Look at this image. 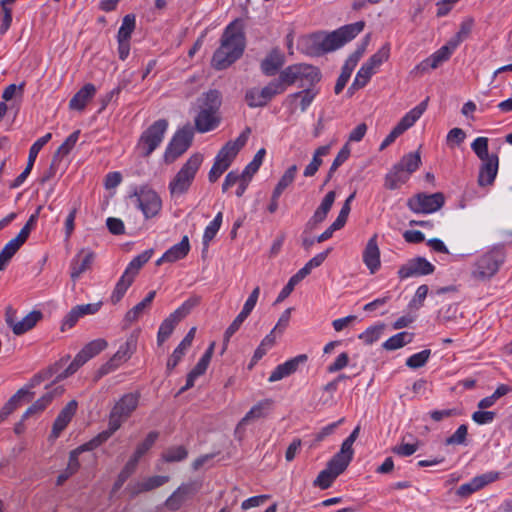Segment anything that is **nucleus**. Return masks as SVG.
Listing matches in <instances>:
<instances>
[{
  "label": "nucleus",
  "mask_w": 512,
  "mask_h": 512,
  "mask_svg": "<svg viewBox=\"0 0 512 512\" xmlns=\"http://www.w3.org/2000/svg\"><path fill=\"white\" fill-rule=\"evenodd\" d=\"M246 39L238 20L230 23L224 30L219 48L212 57V66L217 70L228 68L236 62L245 50Z\"/></svg>",
  "instance_id": "f257e3e1"
},
{
  "label": "nucleus",
  "mask_w": 512,
  "mask_h": 512,
  "mask_svg": "<svg viewBox=\"0 0 512 512\" xmlns=\"http://www.w3.org/2000/svg\"><path fill=\"white\" fill-rule=\"evenodd\" d=\"M364 21L344 25L328 34H316L312 37L314 44L318 45L322 52H331L341 48L347 42L354 39L364 29Z\"/></svg>",
  "instance_id": "f03ea898"
},
{
  "label": "nucleus",
  "mask_w": 512,
  "mask_h": 512,
  "mask_svg": "<svg viewBox=\"0 0 512 512\" xmlns=\"http://www.w3.org/2000/svg\"><path fill=\"white\" fill-rule=\"evenodd\" d=\"M203 162V155L195 153L181 166L168 185L172 197H179L188 192Z\"/></svg>",
  "instance_id": "7ed1b4c3"
},
{
  "label": "nucleus",
  "mask_w": 512,
  "mask_h": 512,
  "mask_svg": "<svg viewBox=\"0 0 512 512\" xmlns=\"http://www.w3.org/2000/svg\"><path fill=\"white\" fill-rule=\"evenodd\" d=\"M321 74L318 68L304 63L293 64L281 71L278 81H281L283 90L298 83L299 87L307 88L319 82Z\"/></svg>",
  "instance_id": "20e7f679"
},
{
  "label": "nucleus",
  "mask_w": 512,
  "mask_h": 512,
  "mask_svg": "<svg viewBox=\"0 0 512 512\" xmlns=\"http://www.w3.org/2000/svg\"><path fill=\"white\" fill-rule=\"evenodd\" d=\"M139 335L140 330H134L130 333L126 341L119 347L116 353L99 368L96 376L97 379L116 370L122 363L131 358L137 350Z\"/></svg>",
  "instance_id": "39448f33"
},
{
  "label": "nucleus",
  "mask_w": 512,
  "mask_h": 512,
  "mask_svg": "<svg viewBox=\"0 0 512 512\" xmlns=\"http://www.w3.org/2000/svg\"><path fill=\"white\" fill-rule=\"evenodd\" d=\"M219 105V94L212 90L206 93L204 106L195 117V127L200 133L215 129L219 123L216 110Z\"/></svg>",
  "instance_id": "423d86ee"
},
{
  "label": "nucleus",
  "mask_w": 512,
  "mask_h": 512,
  "mask_svg": "<svg viewBox=\"0 0 512 512\" xmlns=\"http://www.w3.org/2000/svg\"><path fill=\"white\" fill-rule=\"evenodd\" d=\"M199 302V297H191L173 313H171L166 319H164L159 327L157 334L158 345H162L170 337L176 325L182 319H184L191 312V310L199 304Z\"/></svg>",
  "instance_id": "0eeeda50"
},
{
  "label": "nucleus",
  "mask_w": 512,
  "mask_h": 512,
  "mask_svg": "<svg viewBox=\"0 0 512 512\" xmlns=\"http://www.w3.org/2000/svg\"><path fill=\"white\" fill-rule=\"evenodd\" d=\"M136 207L143 213L145 219L159 214L162 209V200L158 193L149 187L143 186L131 195Z\"/></svg>",
  "instance_id": "6e6552de"
},
{
  "label": "nucleus",
  "mask_w": 512,
  "mask_h": 512,
  "mask_svg": "<svg viewBox=\"0 0 512 512\" xmlns=\"http://www.w3.org/2000/svg\"><path fill=\"white\" fill-rule=\"evenodd\" d=\"M168 122L165 119L155 121L141 135L138 149L143 156H149L162 142Z\"/></svg>",
  "instance_id": "1a4fd4ad"
},
{
  "label": "nucleus",
  "mask_w": 512,
  "mask_h": 512,
  "mask_svg": "<svg viewBox=\"0 0 512 512\" xmlns=\"http://www.w3.org/2000/svg\"><path fill=\"white\" fill-rule=\"evenodd\" d=\"M139 398L138 393H127L115 403L109 414V420L112 422L113 428H120L132 415L138 407Z\"/></svg>",
  "instance_id": "9d476101"
},
{
  "label": "nucleus",
  "mask_w": 512,
  "mask_h": 512,
  "mask_svg": "<svg viewBox=\"0 0 512 512\" xmlns=\"http://www.w3.org/2000/svg\"><path fill=\"white\" fill-rule=\"evenodd\" d=\"M193 129L190 125H186L179 129L168 144L164 160L166 163H173L178 157L185 153L192 144Z\"/></svg>",
  "instance_id": "9b49d317"
},
{
  "label": "nucleus",
  "mask_w": 512,
  "mask_h": 512,
  "mask_svg": "<svg viewBox=\"0 0 512 512\" xmlns=\"http://www.w3.org/2000/svg\"><path fill=\"white\" fill-rule=\"evenodd\" d=\"M148 259L149 258H133L128 264L111 294L110 299L113 304L118 303L124 297L126 291L132 285L134 279L141 268L147 263Z\"/></svg>",
  "instance_id": "f8f14e48"
},
{
  "label": "nucleus",
  "mask_w": 512,
  "mask_h": 512,
  "mask_svg": "<svg viewBox=\"0 0 512 512\" xmlns=\"http://www.w3.org/2000/svg\"><path fill=\"white\" fill-rule=\"evenodd\" d=\"M284 92L281 81L272 80L265 87L250 88L245 93V101L251 108L265 106L274 96Z\"/></svg>",
  "instance_id": "ddd939ff"
},
{
  "label": "nucleus",
  "mask_w": 512,
  "mask_h": 512,
  "mask_svg": "<svg viewBox=\"0 0 512 512\" xmlns=\"http://www.w3.org/2000/svg\"><path fill=\"white\" fill-rule=\"evenodd\" d=\"M445 198L441 192L434 194L418 193L407 200L408 208L417 214L434 213L442 208Z\"/></svg>",
  "instance_id": "4468645a"
},
{
  "label": "nucleus",
  "mask_w": 512,
  "mask_h": 512,
  "mask_svg": "<svg viewBox=\"0 0 512 512\" xmlns=\"http://www.w3.org/2000/svg\"><path fill=\"white\" fill-rule=\"evenodd\" d=\"M200 487L201 485L195 481L181 484L165 501L166 508L171 511L179 510L200 490Z\"/></svg>",
  "instance_id": "2eb2a0df"
},
{
  "label": "nucleus",
  "mask_w": 512,
  "mask_h": 512,
  "mask_svg": "<svg viewBox=\"0 0 512 512\" xmlns=\"http://www.w3.org/2000/svg\"><path fill=\"white\" fill-rule=\"evenodd\" d=\"M434 269V266L426 258H413L399 269L398 275L402 279L419 277L432 274Z\"/></svg>",
  "instance_id": "dca6fc26"
},
{
  "label": "nucleus",
  "mask_w": 512,
  "mask_h": 512,
  "mask_svg": "<svg viewBox=\"0 0 512 512\" xmlns=\"http://www.w3.org/2000/svg\"><path fill=\"white\" fill-rule=\"evenodd\" d=\"M498 478V472H488L476 476L470 482L460 485L456 491V494L460 497H468L474 492L484 488L486 485L496 481Z\"/></svg>",
  "instance_id": "f3484780"
},
{
  "label": "nucleus",
  "mask_w": 512,
  "mask_h": 512,
  "mask_svg": "<svg viewBox=\"0 0 512 512\" xmlns=\"http://www.w3.org/2000/svg\"><path fill=\"white\" fill-rule=\"evenodd\" d=\"M250 133V129H246V131L242 132L234 141L227 142L218 152L216 158L219 161H224L227 164L231 165L233 159L236 157L238 152L245 146L248 140V134Z\"/></svg>",
  "instance_id": "a211bd4d"
},
{
  "label": "nucleus",
  "mask_w": 512,
  "mask_h": 512,
  "mask_svg": "<svg viewBox=\"0 0 512 512\" xmlns=\"http://www.w3.org/2000/svg\"><path fill=\"white\" fill-rule=\"evenodd\" d=\"M250 133V129H246V131L242 132L234 141L227 142L218 152L216 158L219 161H224L227 164L231 165L233 159L236 157L238 152L245 146L248 140V134Z\"/></svg>",
  "instance_id": "6ab92c4d"
},
{
  "label": "nucleus",
  "mask_w": 512,
  "mask_h": 512,
  "mask_svg": "<svg viewBox=\"0 0 512 512\" xmlns=\"http://www.w3.org/2000/svg\"><path fill=\"white\" fill-rule=\"evenodd\" d=\"M501 264L495 258H478L472 269V277L478 281H486L496 274Z\"/></svg>",
  "instance_id": "aec40b11"
},
{
  "label": "nucleus",
  "mask_w": 512,
  "mask_h": 512,
  "mask_svg": "<svg viewBox=\"0 0 512 512\" xmlns=\"http://www.w3.org/2000/svg\"><path fill=\"white\" fill-rule=\"evenodd\" d=\"M457 47L448 41L444 46L434 52L431 56L423 60L419 65L418 69L422 71H428L429 69H436L442 63L447 61Z\"/></svg>",
  "instance_id": "412c9836"
},
{
  "label": "nucleus",
  "mask_w": 512,
  "mask_h": 512,
  "mask_svg": "<svg viewBox=\"0 0 512 512\" xmlns=\"http://www.w3.org/2000/svg\"><path fill=\"white\" fill-rule=\"evenodd\" d=\"M214 348L215 342H212L196 366L187 375L186 384L180 389V393L192 388L194 386L195 380L206 372L214 353Z\"/></svg>",
  "instance_id": "4be33fe9"
},
{
  "label": "nucleus",
  "mask_w": 512,
  "mask_h": 512,
  "mask_svg": "<svg viewBox=\"0 0 512 512\" xmlns=\"http://www.w3.org/2000/svg\"><path fill=\"white\" fill-rule=\"evenodd\" d=\"M307 361V356L305 354L298 355L283 364L278 365L270 374L268 381L276 382L289 375L293 374L300 364H303Z\"/></svg>",
  "instance_id": "5701e85b"
},
{
  "label": "nucleus",
  "mask_w": 512,
  "mask_h": 512,
  "mask_svg": "<svg viewBox=\"0 0 512 512\" xmlns=\"http://www.w3.org/2000/svg\"><path fill=\"white\" fill-rule=\"evenodd\" d=\"M269 406V400H263L254 405L237 424L235 434L241 438L242 434L244 433L245 426L252 421L264 418L266 416V410L269 408Z\"/></svg>",
  "instance_id": "b1692460"
},
{
  "label": "nucleus",
  "mask_w": 512,
  "mask_h": 512,
  "mask_svg": "<svg viewBox=\"0 0 512 512\" xmlns=\"http://www.w3.org/2000/svg\"><path fill=\"white\" fill-rule=\"evenodd\" d=\"M284 63L285 56L283 52L278 48H274L261 61V71L266 76H273L284 65Z\"/></svg>",
  "instance_id": "393cba45"
},
{
  "label": "nucleus",
  "mask_w": 512,
  "mask_h": 512,
  "mask_svg": "<svg viewBox=\"0 0 512 512\" xmlns=\"http://www.w3.org/2000/svg\"><path fill=\"white\" fill-rule=\"evenodd\" d=\"M78 403L76 400H71L67 405L60 411L57 418L54 421L52 427V436L54 438L59 437L60 433L67 427L72 417L76 413Z\"/></svg>",
  "instance_id": "a878e982"
},
{
  "label": "nucleus",
  "mask_w": 512,
  "mask_h": 512,
  "mask_svg": "<svg viewBox=\"0 0 512 512\" xmlns=\"http://www.w3.org/2000/svg\"><path fill=\"white\" fill-rule=\"evenodd\" d=\"M499 166V158L496 154H492L490 159L484 160L480 167L478 183L480 186L493 184Z\"/></svg>",
  "instance_id": "bb28decb"
},
{
  "label": "nucleus",
  "mask_w": 512,
  "mask_h": 512,
  "mask_svg": "<svg viewBox=\"0 0 512 512\" xmlns=\"http://www.w3.org/2000/svg\"><path fill=\"white\" fill-rule=\"evenodd\" d=\"M196 327H192L180 344L175 348L172 355L169 357L166 369L168 372H171L181 361L182 357L185 355L186 351L190 348L192 341L195 337Z\"/></svg>",
  "instance_id": "cd10ccee"
},
{
  "label": "nucleus",
  "mask_w": 512,
  "mask_h": 512,
  "mask_svg": "<svg viewBox=\"0 0 512 512\" xmlns=\"http://www.w3.org/2000/svg\"><path fill=\"white\" fill-rule=\"evenodd\" d=\"M63 392V386H57L47 391L40 399H38L25 411L22 416V420H26L29 416L42 412L55 397L62 395Z\"/></svg>",
  "instance_id": "c85d7f7f"
},
{
  "label": "nucleus",
  "mask_w": 512,
  "mask_h": 512,
  "mask_svg": "<svg viewBox=\"0 0 512 512\" xmlns=\"http://www.w3.org/2000/svg\"><path fill=\"white\" fill-rule=\"evenodd\" d=\"M428 106V98L423 100L409 112H407L395 126L402 134L412 127L415 122L423 115Z\"/></svg>",
  "instance_id": "c756f323"
},
{
  "label": "nucleus",
  "mask_w": 512,
  "mask_h": 512,
  "mask_svg": "<svg viewBox=\"0 0 512 512\" xmlns=\"http://www.w3.org/2000/svg\"><path fill=\"white\" fill-rule=\"evenodd\" d=\"M411 175L403 170L399 165L395 164L385 175L384 186L389 190H396L405 184Z\"/></svg>",
  "instance_id": "7c9ffc66"
},
{
  "label": "nucleus",
  "mask_w": 512,
  "mask_h": 512,
  "mask_svg": "<svg viewBox=\"0 0 512 512\" xmlns=\"http://www.w3.org/2000/svg\"><path fill=\"white\" fill-rule=\"evenodd\" d=\"M96 93V87L92 83L85 84L70 100L69 107L81 111L85 108Z\"/></svg>",
  "instance_id": "2f4dec72"
},
{
  "label": "nucleus",
  "mask_w": 512,
  "mask_h": 512,
  "mask_svg": "<svg viewBox=\"0 0 512 512\" xmlns=\"http://www.w3.org/2000/svg\"><path fill=\"white\" fill-rule=\"evenodd\" d=\"M316 94L317 92L315 90L307 87L300 92L288 95L286 101L290 104L291 107H293V109H295L297 107L296 102L298 99H300L298 106L301 112H305L313 102Z\"/></svg>",
  "instance_id": "473e14b6"
},
{
  "label": "nucleus",
  "mask_w": 512,
  "mask_h": 512,
  "mask_svg": "<svg viewBox=\"0 0 512 512\" xmlns=\"http://www.w3.org/2000/svg\"><path fill=\"white\" fill-rule=\"evenodd\" d=\"M26 396L31 399L33 394L28 389L21 388L5 403L0 410V423L5 421L21 405V400Z\"/></svg>",
  "instance_id": "72a5a7b5"
},
{
  "label": "nucleus",
  "mask_w": 512,
  "mask_h": 512,
  "mask_svg": "<svg viewBox=\"0 0 512 512\" xmlns=\"http://www.w3.org/2000/svg\"><path fill=\"white\" fill-rule=\"evenodd\" d=\"M353 455L354 454L349 453L348 451H343V448H340V451L328 462L327 468L339 476L348 467L353 459Z\"/></svg>",
  "instance_id": "f704fd0d"
},
{
  "label": "nucleus",
  "mask_w": 512,
  "mask_h": 512,
  "mask_svg": "<svg viewBox=\"0 0 512 512\" xmlns=\"http://www.w3.org/2000/svg\"><path fill=\"white\" fill-rule=\"evenodd\" d=\"M335 198L336 193L334 191H330L325 195V197L322 199L320 205L317 207L313 216L310 219L311 224L317 225L319 223H322L326 219L327 214L335 201Z\"/></svg>",
  "instance_id": "c9c22d12"
},
{
  "label": "nucleus",
  "mask_w": 512,
  "mask_h": 512,
  "mask_svg": "<svg viewBox=\"0 0 512 512\" xmlns=\"http://www.w3.org/2000/svg\"><path fill=\"white\" fill-rule=\"evenodd\" d=\"M331 145H323L318 147L312 157L310 163L305 167L303 175L305 177H312L316 174L319 167L322 165V157L327 156L330 152Z\"/></svg>",
  "instance_id": "e433bc0d"
},
{
  "label": "nucleus",
  "mask_w": 512,
  "mask_h": 512,
  "mask_svg": "<svg viewBox=\"0 0 512 512\" xmlns=\"http://www.w3.org/2000/svg\"><path fill=\"white\" fill-rule=\"evenodd\" d=\"M41 318L42 313L40 311H31L22 320L16 321L12 331L15 335H22L31 330Z\"/></svg>",
  "instance_id": "4c0bfd02"
},
{
  "label": "nucleus",
  "mask_w": 512,
  "mask_h": 512,
  "mask_svg": "<svg viewBox=\"0 0 512 512\" xmlns=\"http://www.w3.org/2000/svg\"><path fill=\"white\" fill-rule=\"evenodd\" d=\"M223 220V214L222 212H218L217 215L214 217V219L207 225V227L204 230L203 239H202V253H207L208 246L210 242L215 238L217 235L221 224Z\"/></svg>",
  "instance_id": "58836bf2"
},
{
  "label": "nucleus",
  "mask_w": 512,
  "mask_h": 512,
  "mask_svg": "<svg viewBox=\"0 0 512 512\" xmlns=\"http://www.w3.org/2000/svg\"><path fill=\"white\" fill-rule=\"evenodd\" d=\"M169 480H170L169 476L156 475V476L148 477L147 479H145L141 482H138L134 486L133 493L139 494L142 492H147V491L153 490L155 488H158V487L164 485Z\"/></svg>",
  "instance_id": "ea45409f"
},
{
  "label": "nucleus",
  "mask_w": 512,
  "mask_h": 512,
  "mask_svg": "<svg viewBox=\"0 0 512 512\" xmlns=\"http://www.w3.org/2000/svg\"><path fill=\"white\" fill-rule=\"evenodd\" d=\"M108 346V343L105 339L99 338L90 341L87 343L79 352L78 354L82 356L83 360L86 362L89 361L91 358L98 355L100 352H102L104 349H106Z\"/></svg>",
  "instance_id": "a19ab883"
},
{
  "label": "nucleus",
  "mask_w": 512,
  "mask_h": 512,
  "mask_svg": "<svg viewBox=\"0 0 512 512\" xmlns=\"http://www.w3.org/2000/svg\"><path fill=\"white\" fill-rule=\"evenodd\" d=\"M413 336L414 334L410 332H400L386 340L382 346L389 351L397 350L410 343L413 340Z\"/></svg>",
  "instance_id": "79ce46f5"
},
{
  "label": "nucleus",
  "mask_w": 512,
  "mask_h": 512,
  "mask_svg": "<svg viewBox=\"0 0 512 512\" xmlns=\"http://www.w3.org/2000/svg\"><path fill=\"white\" fill-rule=\"evenodd\" d=\"M93 258H73L70 263V277L72 281L78 280L83 273L88 271L92 266Z\"/></svg>",
  "instance_id": "37998d69"
},
{
  "label": "nucleus",
  "mask_w": 512,
  "mask_h": 512,
  "mask_svg": "<svg viewBox=\"0 0 512 512\" xmlns=\"http://www.w3.org/2000/svg\"><path fill=\"white\" fill-rule=\"evenodd\" d=\"M390 44L385 43L375 54H373L364 64L377 72L379 67L389 59Z\"/></svg>",
  "instance_id": "c03bdc74"
},
{
  "label": "nucleus",
  "mask_w": 512,
  "mask_h": 512,
  "mask_svg": "<svg viewBox=\"0 0 512 512\" xmlns=\"http://www.w3.org/2000/svg\"><path fill=\"white\" fill-rule=\"evenodd\" d=\"M403 170H405L408 174L412 175L415 171L418 170L421 164V157L419 152H411L404 155L398 163Z\"/></svg>",
  "instance_id": "a18cd8bd"
},
{
  "label": "nucleus",
  "mask_w": 512,
  "mask_h": 512,
  "mask_svg": "<svg viewBox=\"0 0 512 512\" xmlns=\"http://www.w3.org/2000/svg\"><path fill=\"white\" fill-rule=\"evenodd\" d=\"M119 428H113L112 422L109 420L108 429L99 433L96 437L91 439L89 442L83 444L81 449H86L87 451L93 450L106 442Z\"/></svg>",
  "instance_id": "49530a36"
},
{
  "label": "nucleus",
  "mask_w": 512,
  "mask_h": 512,
  "mask_svg": "<svg viewBox=\"0 0 512 512\" xmlns=\"http://www.w3.org/2000/svg\"><path fill=\"white\" fill-rule=\"evenodd\" d=\"M297 173V166H290L282 175L273 192L275 197H280L283 191L293 183Z\"/></svg>",
  "instance_id": "de8ad7c7"
},
{
  "label": "nucleus",
  "mask_w": 512,
  "mask_h": 512,
  "mask_svg": "<svg viewBox=\"0 0 512 512\" xmlns=\"http://www.w3.org/2000/svg\"><path fill=\"white\" fill-rule=\"evenodd\" d=\"M275 341L276 336L273 335V333H269L268 335H266L264 339L261 341L260 345L255 350L254 355L251 359L250 366H253L255 363H257L267 353V351L274 346Z\"/></svg>",
  "instance_id": "09e8293b"
},
{
  "label": "nucleus",
  "mask_w": 512,
  "mask_h": 512,
  "mask_svg": "<svg viewBox=\"0 0 512 512\" xmlns=\"http://www.w3.org/2000/svg\"><path fill=\"white\" fill-rule=\"evenodd\" d=\"M138 460H136L134 457H131L129 461L125 464L123 469L118 475V478L116 482L114 483L113 490L117 491L122 487V485L126 482V480L134 473L136 470Z\"/></svg>",
  "instance_id": "8fccbe9b"
},
{
  "label": "nucleus",
  "mask_w": 512,
  "mask_h": 512,
  "mask_svg": "<svg viewBox=\"0 0 512 512\" xmlns=\"http://www.w3.org/2000/svg\"><path fill=\"white\" fill-rule=\"evenodd\" d=\"M350 153H351V150H350V146L348 143H346L342 148L341 150L338 152V154L336 155L335 159L333 160L330 168H329V171H328V174H327V179H326V182L329 181L334 173L336 172V170L344 163L348 160L349 156H350Z\"/></svg>",
  "instance_id": "3c124183"
},
{
  "label": "nucleus",
  "mask_w": 512,
  "mask_h": 512,
  "mask_svg": "<svg viewBox=\"0 0 512 512\" xmlns=\"http://www.w3.org/2000/svg\"><path fill=\"white\" fill-rule=\"evenodd\" d=\"M134 29H135V16L128 14L122 20V24L118 30L117 39L130 41L131 34L134 31Z\"/></svg>",
  "instance_id": "603ef678"
},
{
  "label": "nucleus",
  "mask_w": 512,
  "mask_h": 512,
  "mask_svg": "<svg viewBox=\"0 0 512 512\" xmlns=\"http://www.w3.org/2000/svg\"><path fill=\"white\" fill-rule=\"evenodd\" d=\"M80 131L76 130L73 133H71L66 140L59 146L57 149L54 160H56L57 157H64L70 153V151L73 149L75 144L77 143L79 139Z\"/></svg>",
  "instance_id": "864d4df0"
},
{
  "label": "nucleus",
  "mask_w": 512,
  "mask_h": 512,
  "mask_svg": "<svg viewBox=\"0 0 512 512\" xmlns=\"http://www.w3.org/2000/svg\"><path fill=\"white\" fill-rule=\"evenodd\" d=\"M28 238L24 236V233L20 232L16 237L12 238L1 250L0 256H14L19 248L26 242Z\"/></svg>",
  "instance_id": "5fc2aeb1"
},
{
  "label": "nucleus",
  "mask_w": 512,
  "mask_h": 512,
  "mask_svg": "<svg viewBox=\"0 0 512 512\" xmlns=\"http://www.w3.org/2000/svg\"><path fill=\"white\" fill-rule=\"evenodd\" d=\"M158 436H159L158 432H156V431L150 432L147 435V437L145 438V440L137 446L132 457H134L136 460L139 461L140 458L154 445V443L158 439Z\"/></svg>",
  "instance_id": "6e6d98bb"
},
{
  "label": "nucleus",
  "mask_w": 512,
  "mask_h": 512,
  "mask_svg": "<svg viewBox=\"0 0 512 512\" xmlns=\"http://www.w3.org/2000/svg\"><path fill=\"white\" fill-rule=\"evenodd\" d=\"M323 259L324 258H311L310 261L307 262L305 264V266L303 268H301L291 278L293 279L294 282L299 284L304 278H306L311 273V271L314 268H317V267H319L322 264Z\"/></svg>",
  "instance_id": "4d7b16f0"
},
{
  "label": "nucleus",
  "mask_w": 512,
  "mask_h": 512,
  "mask_svg": "<svg viewBox=\"0 0 512 512\" xmlns=\"http://www.w3.org/2000/svg\"><path fill=\"white\" fill-rule=\"evenodd\" d=\"M471 148L480 160L484 161L490 159L491 155L488 153V138L477 137L472 142Z\"/></svg>",
  "instance_id": "13d9d810"
},
{
  "label": "nucleus",
  "mask_w": 512,
  "mask_h": 512,
  "mask_svg": "<svg viewBox=\"0 0 512 512\" xmlns=\"http://www.w3.org/2000/svg\"><path fill=\"white\" fill-rule=\"evenodd\" d=\"M190 251L188 236H183L181 241L170 247L162 256H187Z\"/></svg>",
  "instance_id": "bf43d9fd"
},
{
  "label": "nucleus",
  "mask_w": 512,
  "mask_h": 512,
  "mask_svg": "<svg viewBox=\"0 0 512 512\" xmlns=\"http://www.w3.org/2000/svg\"><path fill=\"white\" fill-rule=\"evenodd\" d=\"M248 316L249 315H247L241 311L236 316V318L233 320V322L229 325V327L226 329V331L224 333V347H223L222 352L225 351V349L227 347V343L229 342L231 336L239 330L240 326L247 319Z\"/></svg>",
  "instance_id": "052dcab7"
},
{
  "label": "nucleus",
  "mask_w": 512,
  "mask_h": 512,
  "mask_svg": "<svg viewBox=\"0 0 512 512\" xmlns=\"http://www.w3.org/2000/svg\"><path fill=\"white\" fill-rule=\"evenodd\" d=\"M430 355H431V350H429V349L422 350L421 352L411 355L406 360V365L412 369H418L420 367H423L426 364V362L428 361Z\"/></svg>",
  "instance_id": "680f3d73"
},
{
  "label": "nucleus",
  "mask_w": 512,
  "mask_h": 512,
  "mask_svg": "<svg viewBox=\"0 0 512 512\" xmlns=\"http://www.w3.org/2000/svg\"><path fill=\"white\" fill-rule=\"evenodd\" d=\"M337 477L338 476L336 474H334L331 470H329L326 467L318 474L313 484L314 486L319 487L321 489H327L333 484Z\"/></svg>",
  "instance_id": "e2e57ef3"
},
{
  "label": "nucleus",
  "mask_w": 512,
  "mask_h": 512,
  "mask_svg": "<svg viewBox=\"0 0 512 512\" xmlns=\"http://www.w3.org/2000/svg\"><path fill=\"white\" fill-rule=\"evenodd\" d=\"M188 452L184 446H173L168 448L163 454V459L166 462H178L184 460Z\"/></svg>",
  "instance_id": "0e129e2a"
},
{
  "label": "nucleus",
  "mask_w": 512,
  "mask_h": 512,
  "mask_svg": "<svg viewBox=\"0 0 512 512\" xmlns=\"http://www.w3.org/2000/svg\"><path fill=\"white\" fill-rule=\"evenodd\" d=\"M52 138L51 133H47L44 136L40 137L38 140H36L32 146L29 149V155H28V161L29 164L34 165L35 160L38 156V153L40 150L46 145Z\"/></svg>",
  "instance_id": "69168bd1"
},
{
  "label": "nucleus",
  "mask_w": 512,
  "mask_h": 512,
  "mask_svg": "<svg viewBox=\"0 0 512 512\" xmlns=\"http://www.w3.org/2000/svg\"><path fill=\"white\" fill-rule=\"evenodd\" d=\"M473 20L466 19L460 25V29L456 35H454L449 41L453 43L456 47L460 45L462 41H464L472 31Z\"/></svg>",
  "instance_id": "338daca9"
},
{
  "label": "nucleus",
  "mask_w": 512,
  "mask_h": 512,
  "mask_svg": "<svg viewBox=\"0 0 512 512\" xmlns=\"http://www.w3.org/2000/svg\"><path fill=\"white\" fill-rule=\"evenodd\" d=\"M468 427L465 424L460 425L457 430L445 440L446 445H463L466 443Z\"/></svg>",
  "instance_id": "774afa93"
}]
</instances>
